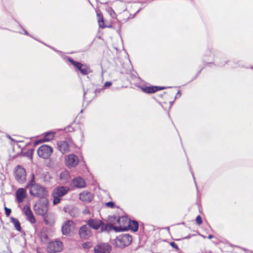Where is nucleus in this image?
Listing matches in <instances>:
<instances>
[{
	"label": "nucleus",
	"mask_w": 253,
	"mask_h": 253,
	"mask_svg": "<svg viewBox=\"0 0 253 253\" xmlns=\"http://www.w3.org/2000/svg\"><path fill=\"white\" fill-rule=\"evenodd\" d=\"M26 188L30 189V194L34 197L43 198L47 194L45 187L36 183L34 173H32L31 179L28 181Z\"/></svg>",
	"instance_id": "nucleus-1"
},
{
	"label": "nucleus",
	"mask_w": 253,
	"mask_h": 253,
	"mask_svg": "<svg viewBox=\"0 0 253 253\" xmlns=\"http://www.w3.org/2000/svg\"><path fill=\"white\" fill-rule=\"evenodd\" d=\"M68 61L74 65L75 71L78 74L80 73L81 75L85 76L92 72L90 66L87 64H83L76 61L70 57L68 58Z\"/></svg>",
	"instance_id": "nucleus-2"
},
{
	"label": "nucleus",
	"mask_w": 253,
	"mask_h": 253,
	"mask_svg": "<svg viewBox=\"0 0 253 253\" xmlns=\"http://www.w3.org/2000/svg\"><path fill=\"white\" fill-rule=\"evenodd\" d=\"M70 191V188L68 186H59L55 188L52 192V196L53 197V204L54 205H57L60 202L61 198L66 195Z\"/></svg>",
	"instance_id": "nucleus-3"
},
{
	"label": "nucleus",
	"mask_w": 253,
	"mask_h": 253,
	"mask_svg": "<svg viewBox=\"0 0 253 253\" xmlns=\"http://www.w3.org/2000/svg\"><path fill=\"white\" fill-rule=\"evenodd\" d=\"M131 236L128 234H123L117 237L115 240L116 246L120 248H124L128 246L132 242Z\"/></svg>",
	"instance_id": "nucleus-4"
},
{
	"label": "nucleus",
	"mask_w": 253,
	"mask_h": 253,
	"mask_svg": "<svg viewBox=\"0 0 253 253\" xmlns=\"http://www.w3.org/2000/svg\"><path fill=\"white\" fill-rule=\"evenodd\" d=\"M14 176L18 182L21 184L24 183L26 179L25 169L20 165L17 166L14 170Z\"/></svg>",
	"instance_id": "nucleus-5"
},
{
	"label": "nucleus",
	"mask_w": 253,
	"mask_h": 253,
	"mask_svg": "<svg viewBox=\"0 0 253 253\" xmlns=\"http://www.w3.org/2000/svg\"><path fill=\"white\" fill-rule=\"evenodd\" d=\"M48 210V202L46 200H43L34 206L35 213L42 216L45 215Z\"/></svg>",
	"instance_id": "nucleus-6"
},
{
	"label": "nucleus",
	"mask_w": 253,
	"mask_h": 253,
	"mask_svg": "<svg viewBox=\"0 0 253 253\" xmlns=\"http://www.w3.org/2000/svg\"><path fill=\"white\" fill-rule=\"evenodd\" d=\"M37 153L40 157L43 159H47L52 154L53 149L48 145H43L39 148Z\"/></svg>",
	"instance_id": "nucleus-7"
},
{
	"label": "nucleus",
	"mask_w": 253,
	"mask_h": 253,
	"mask_svg": "<svg viewBox=\"0 0 253 253\" xmlns=\"http://www.w3.org/2000/svg\"><path fill=\"white\" fill-rule=\"evenodd\" d=\"M63 244L59 240L50 242L47 246V250L48 253H55L62 250Z\"/></svg>",
	"instance_id": "nucleus-8"
},
{
	"label": "nucleus",
	"mask_w": 253,
	"mask_h": 253,
	"mask_svg": "<svg viewBox=\"0 0 253 253\" xmlns=\"http://www.w3.org/2000/svg\"><path fill=\"white\" fill-rule=\"evenodd\" d=\"M75 224L71 220L64 222L62 226V232L64 235L68 236L74 230Z\"/></svg>",
	"instance_id": "nucleus-9"
},
{
	"label": "nucleus",
	"mask_w": 253,
	"mask_h": 253,
	"mask_svg": "<svg viewBox=\"0 0 253 253\" xmlns=\"http://www.w3.org/2000/svg\"><path fill=\"white\" fill-rule=\"evenodd\" d=\"M79 162V158L74 154L69 155L65 158L66 165L68 168L76 167Z\"/></svg>",
	"instance_id": "nucleus-10"
},
{
	"label": "nucleus",
	"mask_w": 253,
	"mask_h": 253,
	"mask_svg": "<svg viewBox=\"0 0 253 253\" xmlns=\"http://www.w3.org/2000/svg\"><path fill=\"white\" fill-rule=\"evenodd\" d=\"M100 228L101 232L109 231L113 229H114L116 232H121L127 230L126 227H117L113 226L112 224H104L103 222Z\"/></svg>",
	"instance_id": "nucleus-11"
},
{
	"label": "nucleus",
	"mask_w": 253,
	"mask_h": 253,
	"mask_svg": "<svg viewBox=\"0 0 253 253\" xmlns=\"http://www.w3.org/2000/svg\"><path fill=\"white\" fill-rule=\"evenodd\" d=\"M94 250L95 253H110L111 247L108 244L101 243L96 246Z\"/></svg>",
	"instance_id": "nucleus-12"
},
{
	"label": "nucleus",
	"mask_w": 253,
	"mask_h": 253,
	"mask_svg": "<svg viewBox=\"0 0 253 253\" xmlns=\"http://www.w3.org/2000/svg\"><path fill=\"white\" fill-rule=\"evenodd\" d=\"M91 234V231L86 224L82 226L79 231L80 237L83 239H88L90 237Z\"/></svg>",
	"instance_id": "nucleus-13"
},
{
	"label": "nucleus",
	"mask_w": 253,
	"mask_h": 253,
	"mask_svg": "<svg viewBox=\"0 0 253 253\" xmlns=\"http://www.w3.org/2000/svg\"><path fill=\"white\" fill-rule=\"evenodd\" d=\"M103 224V221L96 218H90L86 221V225L88 227L94 230H98Z\"/></svg>",
	"instance_id": "nucleus-14"
},
{
	"label": "nucleus",
	"mask_w": 253,
	"mask_h": 253,
	"mask_svg": "<svg viewBox=\"0 0 253 253\" xmlns=\"http://www.w3.org/2000/svg\"><path fill=\"white\" fill-rule=\"evenodd\" d=\"M70 186L72 187L82 188L85 186V181L81 177H77L72 180Z\"/></svg>",
	"instance_id": "nucleus-15"
},
{
	"label": "nucleus",
	"mask_w": 253,
	"mask_h": 253,
	"mask_svg": "<svg viewBox=\"0 0 253 253\" xmlns=\"http://www.w3.org/2000/svg\"><path fill=\"white\" fill-rule=\"evenodd\" d=\"M70 143L69 140L59 141L57 143L58 148L63 154L68 153L69 152Z\"/></svg>",
	"instance_id": "nucleus-16"
},
{
	"label": "nucleus",
	"mask_w": 253,
	"mask_h": 253,
	"mask_svg": "<svg viewBox=\"0 0 253 253\" xmlns=\"http://www.w3.org/2000/svg\"><path fill=\"white\" fill-rule=\"evenodd\" d=\"M15 196L18 203H21L26 197V191L23 188H18L15 192Z\"/></svg>",
	"instance_id": "nucleus-17"
},
{
	"label": "nucleus",
	"mask_w": 253,
	"mask_h": 253,
	"mask_svg": "<svg viewBox=\"0 0 253 253\" xmlns=\"http://www.w3.org/2000/svg\"><path fill=\"white\" fill-rule=\"evenodd\" d=\"M23 210L28 220L31 223H35L36 219L30 207L29 206H25L24 207Z\"/></svg>",
	"instance_id": "nucleus-18"
},
{
	"label": "nucleus",
	"mask_w": 253,
	"mask_h": 253,
	"mask_svg": "<svg viewBox=\"0 0 253 253\" xmlns=\"http://www.w3.org/2000/svg\"><path fill=\"white\" fill-rule=\"evenodd\" d=\"M166 88L165 87H160L157 86H146L142 88V91L147 93H154L159 90Z\"/></svg>",
	"instance_id": "nucleus-19"
},
{
	"label": "nucleus",
	"mask_w": 253,
	"mask_h": 253,
	"mask_svg": "<svg viewBox=\"0 0 253 253\" xmlns=\"http://www.w3.org/2000/svg\"><path fill=\"white\" fill-rule=\"evenodd\" d=\"M79 196L80 199L84 202L89 203L92 199V194L89 192H83L80 194Z\"/></svg>",
	"instance_id": "nucleus-20"
},
{
	"label": "nucleus",
	"mask_w": 253,
	"mask_h": 253,
	"mask_svg": "<svg viewBox=\"0 0 253 253\" xmlns=\"http://www.w3.org/2000/svg\"><path fill=\"white\" fill-rule=\"evenodd\" d=\"M128 228L133 232H136L138 229V223L136 220H129L127 223Z\"/></svg>",
	"instance_id": "nucleus-21"
},
{
	"label": "nucleus",
	"mask_w": 253,
	"mask_h": 253,
	"mask_svg": "<svg viewBox=\"0 0 253 253\" xmlns=\"http://www.w3.org/2000/svg\"><path fill=\"white\" fill-rule=\"evenodd\" d=\"M54 134L51 131L46 132L44 133L43 138L41 140V142L49 141L53 139Z\"/></svg>",
	"instance_id": "nucleus-22"
},
{
	"label": "nucleus",
	"mask_w": 253,
	"mask_h": 253,
	"mask_svg": "<svg viewBox=\"0 0 253 253\" xmlns=\"http://www.w3.org/2000/svg\"><path fill=\"white\" fill-rule=\"evenodd\" d=\"M97 17L99 27L101 28H105L106 26L104 25V18L102 13L101 12H97Z\"/></svg>",
	"instance_id": "nucleus-23"
},
{
	"label": "nucleus",
	"mask_w": 253,
	"mask_h": 253,
	"mask_svg": "<svg viewBox=\"0 0 253 253\" xmlns=\"http://www.w3.org/2000/svg\"><path fill=\"white\" fill-rule=\"evenodd\" d=\"M60 178L64 183H67L70 179L69 174L67 171H63L60 174Z\"/></svg>",
	"instance_id": "nucleus-24"
},
{
	"label": "nucleus",
	"mask_w": 253,
	"mask_h": 253,
	"mask_svg": "<svg viewBox=\"0 0 253 253\" xmlns=\"http://www.w3.org/2000/svg\"><path fill=\"white\" fill-rule=\"evenodd\" d=\"M213 55H214L213 53L211 51V50L208 49V50H207L206 51L205 55H204L205 61L208 63H211V62L210 61V60L207 57L209 56L210 57L213 58Z\"/></svg>",
	"instance_id": "nucleus-25"
},
{
	"label": "nucleus",
	"mask_w": 253,
	"mask_h": 253,
	"mask_svg": "<svg viewBox=\"0 0 253 253\" xmlns=\"http://www.w3.org/2000/svg\"><path fill=\"white\" fill-rule=\"evenodd\" d=\"M11 221L14 224L16 229L20 231L21 229L20 224L18 220L14 217H11Z\"/></svg>",
	"instance_id": "nucleus-26"
},
{
	"label": "nucleus",
	"mask_w": 253,
	"mask_h": 253,
	"mask_svg": "<svg viewBox=\"0 0 253 253\" xmlns=\"http://www.w3.org/2000/svg\"><path fill=\"white\" fill-rule=\"evenodd\" d=\"M117 223L120 225V226L123 227L122 225H125L126 223H127V219L126 216H122L119 217L117 219Z\"/></svg>",
	"instance_id": "nucleus-27"
},
{
	"label": "nucleus",
	"mask_w": 253,
	"mask_h": 253,
	"mask_svg": "<svg viewBox=\"0 0 253 253\" xmlns=\"http://www.w3.org/2000/svg\"><path fill=\"white\" fill-rule=\"evenodd\" d=\"M43 220L45 222V224L48 225H51L53 223V221L49 219V215L48 214H46L45 215L43 216Z\"/></svg>",
	"instance_id": "nucleus-28"
},
{
	"label": "nucleus",
	"mask_w": 253,
	"mask_h": 253,
	"mask_svg": "<svg viewBox=\"0 0 253 253\" xmlns=\"http://www.w3.org/2000/svg\"><path fill=\"white\" fill-rule=\"evenodd\" d=\"M82 247L85 249H89L91 247V243L89 242L84 243L82 244Z\"/></svg>",
	"instance_id": "nucleus-29"
},
{
	"label": "nucleus",
	"mask_w": 253,
	"mask_h": 253,
	"mask_svg": "<svg viewBox=\"0 0 253 253\" xmlns=\"http://www.w3.org/2000/svg\"><path fill=\"white\" fill-rule=\"evenodd\" d=\"M64 211L66 212H69V213L72 216H75V214L73 213L72 211H71L70 207H65L64 208Z\"/></svg>",
	"instance_id": "nucleus-30"
},
{
	"label": "nucleus",
	"mask_w": 253,
	"mask_h": 253,
	"mask_svg": "<svg viewBox=\"0 0 253 253\" xmlns=\"http://www.w3.org/2000/svg\"><path fill=\"white\" fill-rule=\"evenodd\" d=\"M197 223L200 225L202 223V219L200 215H198L196 218Z\"/></svg>",
	"instance_id": "nucleus-31"
},
{
	"label": "nucleus",
	"mask_w": 253,
	"mask_h": 253,
	"mask_svg": "<svg viewBox=\"0 0 253 253\" xmlns=\"http://www.w3.org/2000/svg\"><path fill=\"white\" fill-rule=\"evenodd\" d=\"M4 210H5V214L6 216H9V215L11 212V209H8L6 207H5Z\"/></svg>",
	"instance_id": "nucleus-32"
},
{
	"label": "nucleus",
	"mask_w": 253,
	"mask_h": 253,
	"mask_svg": "<svg viewBox=\"0 0 253 253\" xmlns=\"http://www.w3.org/2000/svg\"><path fill=\"white\" fill-rule=\"evenodd\" d=\"M106 206L108 207L113 208L115 206V204L113 202H109L106 203Z\"/></svg>",
	"instance_id": "nucleus-33"
},
{
	"label": "nucleus",
	"mask_w": 253,
	"mask_h": 253,
	"mask_svg": "<svg viewBox=\"0 0 253 253\" xmlns=\"http://www.w3.org/2000/svg\"><path fill=\"white\" fill-rule=\"evenodd\" d=\"M170 245H171V246L172 248H174L175 249H176V250L178 249V247L175 243H174L173 242H171L170 243Z\"/></svg>",
	"instance_id": "nucleus-34"
},
{
	"label": "nucleus",
	"mask_w": 253,
	"mask_h": 253,
	"mask_svg": "<svg viewBox=\"0 0 253 253\" xmlns=\"http://www.w3.org/2000/svg\"><path fill=\"white\" fill-rule=\"evenodd\" d=\"M112 83L111 82H106L104 84V87H108L112 85Z\"/></svg>",
	"instance_id": "nucleus-35"
},
{
	"label": "nucleus",
	"mask_w": 253,
	"mask_h": 253,
	"mask_svg": "<svg viewBox=\"0 0 253 253\" xmlns=\"http://www.w3.org/2000/svg\"><path fill=\"white\" fill-rule=\"evenodd\" d=\"M180 95H181V92H180V91H178L177 92V93H176V95H175V99L177 98V97H180Z\"/></svg>",
	"instance_id": "nucleus-36"
},
{
	"label": "nucleus",
	"mask_w": 253,
	"mask_h": 253,
	"mask_svg": "<svg viewBox=\"0 0 253 253\" xmlns=\"http://www.w3.org/2000/svg\"><path fill=\"white\" fill-rule=\"evenodd\" d=\"M109 9L110 10V14L112 16V13H113L114 14H115V12H114V11L113 10V9L112 8H109Z\"/></svg>",
	"instance_id": "nucleus-37"
},
{
	"label": "nucleus",
	"mask_w": 253,
	"mask_h": 253,
	"mask_svg": "<svg viewBox=\"0 0 253 253\" xmlns=\"http://www.w3.org/2000/svg\"><path fill=\"white\" fill-rule=\"evenodd\" d=\"M213 237V235H209L208 236V238H209V239H212Z\"/></svg>",
	"instance_id": "nucleus-38"
},
{
	"label": "nucleus",
	"mask_w": 253,
	"mask_h": 253,
	"mask_svg": "<svg viewBox=\"0 0 253 253\" xmlns=\"http://www.w3.org/2000/svg\"><path fill=\"white\" fill-rule=\"evenodd\" d=\"M24 34H25V35H28V32H27V31H26V30H24Z\"/></svg>",
	"instance_id": "nucleus-39"
},
{
	"label": "nucleus",
	"mask_w": 253,
	"mask_h": 253,
	"mask_svg": "<svg viewBox=\"0 0 253 253\" xmlns=\"http://www.w3.org/2000/svg\"><path fill=\"white\" fill-rule=\"evenodd\" d=\"M173 103V101L170 102V106H171L172 105Z\"/></svg>",
	"instance_id": "nucleus-40"
},
{
	"label": "nucleus",
	"mask_w": 253,
	"mask_h": 253,
	"mask_svg": "<svg viewBox=\"0 0 253 253\" xmlns=\"http://www.w3.org/2000/svg\"><path fill=\"white\" fill-rule=\"evenodd\" d=\"M85 93H86V92H85V91L84 90V96H85Z\"/></svg>",
	"instance_id": "nucleus-41"
}]
</instances>
